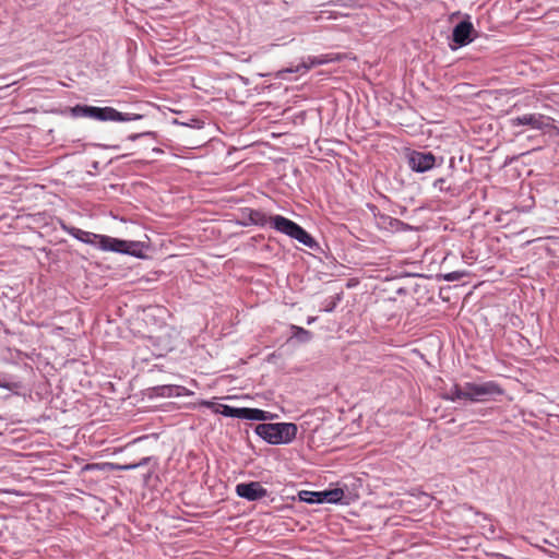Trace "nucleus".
<instances>
[{
  "mask_svg": "<svg viewBox=\"0 0 559 559\" xmlns=\"http://www.w3.org/2000/svg\"><path fill=\"white\" fill-rule=\"evenodd\" d=\"M102 249H105V250H112V251H117V252H121V253H127V254H131V255H134L136 258H146V254L143 252V247H114V246H110V247H100Z\"/></svg>",
  "mask_w": 559,
  "mask_h": 559,
  "instance_id": "13",
  "label": "nucleus"
},
{
  "mask_svg": "<svg viewBox=\"0 0 559 559\" xmlns=\"http://www.w3.org/2000/svg\"><path fill=\"white\" fill-rule=\"evenodd\" d=\"M298 428L293 423L259 424L255 433L271 444L289 443L297 436Z\"/></svg>",
  "mask_w": 559,
  "mask_h": 559,
  "instance_id": "3",
  "label": "nucleus"
},
{
  "mask_svg": "<svg viewBox=\"0 0 559 559\" xmlns=\"http://www.w3.org/2000/svg\"><path fill=\"white\" fill-rule=\"evenodd\" d=\"M73 117H86L99 121H116L117 109L112 107H94L76 105L71 108Z\"/></svg>",
  "mask_w": 559,
  "mask_h": 559,
  "instance_id": "5",
  "label": "nucleus"
},
{
  "mask_svg": "<svg viewBox=\"0 0 559 559\" xmlns=\"http://www.w3.org/2000/svg\"><path fill=\"white\" fill-rule=\"evenodd\" d=\"M468 249V252L462 251V258L465 260L467 264H473L477 260V255L475 254V251L471 247H466Z\"/></svg>",
  "mask_w": 559,
  "mask_h": 559,
  "instance_id": "19",
  "label": "nucleus"
},
{
  "mask_svg": "<svg viewBox=\"0 0 559 559\" xmlns=\"http://www.w3.org/2000/svg\"><path fill=\"white\" fill-rule=\"evenodd\" d=\"M509 124L511 128L527 127L531 130L547 132L554 128V119L543 114L533 112L512 117L509 119Z\"/></svg>",
  "mask_w": 559,
  "mask_h": 559,
  "instance_id": "4",
  "label": "nucleus"
},
{
  "mask_svg": "<svg viewBox=\"0 0 559 559\" xmlns=\"http://www.w3.org/2000/svg\"><path fill=\"white\" fill-rule=\"evenodd\" d=\"M248 218L254 225L262 227L269 226L275 231L297 240L302 245H317L312 237L298 224L282 216V215H267L261 210H249Z\"/></svg>",
  "mask_w": 559,
  "mask_h": 559,
  "instance_id": "1",
  "label": "nucleus"
},
{
  "mask_svg": "<svg viewBox=\"0 0 559 559\" xmlns=\"http://www.w3.org/2000/svg\"><path fill=\"white\" fill-rule=\"evenodd\" d=\"M236 493L249 501L264 498L267 490L259 481L241 483L236 486Z\"/></svg>",
  "mask_w": 559,
  "mask_h": 559,
  "instance_id": "8",
  "label": "nucleus"
},
{
  "mask_svg": "<svg viewBox=\"0 0 559 559\" xmlns=\"http://www.w3.org/2000/svg\"><path fill=\"white\" fill-rule=\"evenodd\" d=\"M436 157L430 152H412L408 158L409 167L416 173H425L433 168Z\"/></svg>",
  "mask_w": 559,
  "mask_h": 559,
  "instance_id": "7",
  "label": "nucleus"
},
{
  "mask_svg": "<svg viewBox=\"0 0 559 559\" xmlns=\"http://www.w3.org/2000/svg\"><path fill=\"white\" fill-rule=\"evenodd\" d=\"M296 330L295 336L298 337L302 342H307L311 338V333L308 330H305L304 328L294 326Z\"/></svg>",
  "mask_w": 559,
  "mask_h": 559,
  "instance_id": "18",
  "label": "nucleus"
},
{
  "mask_svg": "<svg viewBox=\"0 0 559 559\" xmlns=\"http://www.w3.org/2000/svg\"><path fill=\"white\" fill-rule=\"evenodd\" d=\"M73 236L75 239L85 242L87 245H143L141 241H127L111 239L109 237H99L98 235L83 231L81 229L73 228Z\"/></svg>",
  "mask_w": 559,
  "mask_h": 559,
  "instance_id": "6",
  "label": "nucleus"
},
{
  "mask_svg": "<svg viewBox=\"0 0 559 559\" xmlns=\"http://www.w3.org/2000/svg\"><path fill=\"white\" fill-rule=\"evenodd\" d=\"M151 461L150 457H143L141 459L139 462H135V463H129V464H119V463H112V462H106V463H92V464H86L84 466V471H94V469H99V471H131V469H135L140 466H144L146 464H148V462Z\"/></svg>",
  "mask_w": 559,
  "mask_h": 559,
  "instance_id": "9",
  "label": "nucleus"
},
{
  "mask_svg": "<svg viewBox=\"0 0 559 559\" xmlns=\"http://www.w3.org/2000/svg\"><path fill=\"white\" fill-rule=\"evenodd\" d=\"M203 404L207 407H213L215 413L222 414L226 417L242 419L243 407L238 408L225 404L215 405L212 402H204Z\"/></svg>",
  "mask_w": 559,
  "mask_h": 559,
  "instance_id": "11",
  "label": "nucleus"
},
{
  "mask_svg": "<svg viewBox=\"0 0 559 559\" xmlns=\"http://www.w3.org/2000/svg\"><path fill=\"white\" fill-rule=\"evenodd\" d=\"M382 219L384 224L388 222L393 230H399L401 227L404 226V224L401 221L392 217H382Z\"/></svg>",
  "mask_w": 559,
  "mask_h": 559,
  "instance_id": "20",
  "label": "nucleus"
},
{
  "mask_svg": "<svg viewBox=\"0 0 559 559\" xmlns=\"http://www.w3.org/2000/svg\"><path fill=\"white\" fill-rule=\"evenodd\" d=\"M299 499L308 503H321V491H307L299 492Z\"/></svg>",
  "mask_w": 559,
  "mask_h": 559,
  "instance_id": "16",
  "label": "nucleus"
},
{
  "mask_svg": "<svg viewBox=\"0 0 559 559\" xmlns=\"http://www.w3.org/2000/svg\"><path fill=\"white\" fill-rule=\"evenodd\" d=\"M344 491L340 488L321 491V503H335L343 499Z\"/></svg>",
  "mask_w": 559,
  "mask_h": 559,
  "instance_id": "14",
  "label": "nucleus"
},
{
  "mask_svg": "<svg viewBox=\"0 0 559 559\" xmlns=\"http://www.w3.org/2000/svg\"><path fill=\"white\" fill-rule=\"evenodd\" d=\"M503 390L495 381L484 383L466 382L463 385L454 384L444 395L445 400L455 402L466 400L471 402H484L490 396L502 395Z\"/></svg>",
  "mask_w": 559,
  "mask_h": 559,
  "instance_id": "2",
  "label": "nucleus"
},
{
  "mask_svg": "<svg viewBox=\"0 0 559 559\" xmlns=\"http://www.w3.org/2000/svg\"><path fill=\"white\" fill-rule=\"evenodd\" d=\"M143 116L140 114H124L117 110L116 115V121H133V120H140Z\"/></svg>",
  "mask_w": 559,
  "mask_h": 559,
  "instance_id": "17",
  "label": "nucleus"
},
{
  "mask_svg": "<svg viewBox=\"0 0 559 559\" xmlns=\"http://www.w3.org/2000/svg\"><path fill=\"white\" fill-rule=\"evenodd\" d=\"M334 60H336V59L332 58L330 55H324V56L318 57V61H320V66L332 62Z\"/></svg>",
  "mask_w": 559,
  "mask_h": 559,
  "instance_id": "22",
  "label": "nucleus"
},
{
  "mask_svg": "<svg viewBox=\"0 0 559 559\" xmlns=\"http://www.w3.org/2000/svg\"><path fill=\"white\" fill-rule=\"evenodd\" d=\"M275 417H276L275 414H272V413L263 411V409L243 407L242 419L272 420Z\"/></svg>",
  "mask_w": 559,
  "mask_h": 559,
  "instance_id": "12",
  "label": "nucleus"
},
{
  "mask_svg": "<svg viewBox=\"0 0 559 559\" xmlns=\"http://www.w3.org/2000/svg\"><path fill=\"white\" fill-rule=\"evenodd\" d=\"M155 133L152 132V131H145V132H140V133H132L128 136V140L129 141H135L140 138H143V136H154Z\"/></svg>",
  "mask_w": 559,
  "mask_h": 559,
  "instance_id": "21",
  "label": "nucleus"
},
{
  "mask_svg": "<svg viewBox=\"0 0 559 559\" xmlns=\"http://www.w3.org/2000/svg\"><path fill=\"white\" fill-rule=\"evenodd\" d=\"M444 182H445V180L443 178H439V179L435 180L433 187L438 188L440 190H444V187H443Z\"/></svg>",
  "mask_w": 559,
  "mask_h": 559,
  "instance_id": "23",
  "label": "nucleus"
},
{
  "mask_svg": "<svg viewBox=\"0 0 559 559\" xmlns=\"http://www.w3.org/2000/svg\"><path fill=\"white\" fill-rule=\"evenodd\" d=\"M316 66H320V61H318V57H308L307 61L301 62L295 69L287 68L284 70V72H289V73L299 72V71L307 72L308 70H310L311 68H313Z\"/></svg>",
  "mask_w": 559,
  "mask_h": 559,
  "instance_id": "15",
  "label": "nucleus"
},
{
  "mask_svg": "<svg viewBox=\"0 0 559 559\" xmlns=\"http://www.w3.org/2000/svg\"><path fill=\"white\" fill-rule=\"evenodd\" d=\"M474 32L475 28L472 22L464 20L454 26L452 39L460 47L466 46L473 40L472 33Z\"/></svg>",
  "mask_w": 559,
  "mask_h": 559,
  "instance_id": "10",
  "label": "nucleus"
}]
</instances>
